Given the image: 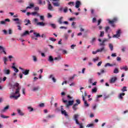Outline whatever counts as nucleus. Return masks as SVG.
<instances>
[{
    "label": "nucleus",
    "instance_id": "1",
    "mask_svg": "<svg viewBox=\"0 0 128 128\" xmlns=\"http://www.w3.org/2000/svg\"><path fill=\"white\" fill-rule=\"evenodd\" d=\"M20 84L18 83H16L14 84V86H16L17 88L14 93H11L10 94V98L11 100L14 98V100H18V98L20 96V87L19 86Z\"/></svg>",
    "mask_w": 128,
    "mask_h": 128
},
{
    "label": "nucleus",
    "instance_id": "2",
    "mask_svg": "<svg viewBox=\"0 0 128 128\" xmlns=\"http://www.w3.org/2000/svg\"><path fill=\"white\" fill-rule=\"evenodd\" d=\"M108 24H112V26H113L114 28V22H118V18L116 17H114L112 20H110V19L108 20Z\"/></svg>",
    "mask_w": 128,
    "mask_h": 128
},
{
    "label": "nucleus",
    "instance_id": "3",
    "mask_svg": "<svg viewBox=\"0 0 128 128\" xmlns=\"http://www.w3.org/2000/svg\"><path fill=\"white\" fill-rule=\"evenodd\" d=\"M106 52V50L104 49V46H103L102 48L100 49H98L96 51H93L92 54H96L97 52Z\"/></svg>",
    "mask_w": 128,
    "mask_h": 128
},
{
    "label": "nucleus",
    "instance_id": "4",
    "mask_svg": "<svg viewBox=\"0 0 128 128\" xmlns=\"http://www.w3.org/2000/svg\"><path fill=\"white\" fill-rule=\"evenodd\" d=\"M80 116V115L78 114H75L74 116V119L75 120L76 124H80V122H78V117Z\"/></svg>",
    "mask_w": 128,
    "mask_h": 128
},
{
    "label": "nucleus",
    "instance_id": "5",
    "mask_svg": "<svg viewBox=\"0 0 128 128\" xmlns=\"http://www.w3.org/2000/svg\"><path fill=\"white\" fill-rule=\"evenodd\" d=\"M82 98L83 102H84V106L86 108H88V106H90V104H88V101L86 100V99L84 98V95L82 96Z\"/></svg>",
    "mask_w": 128,
    "mask_h": 128
},
{
    "label": "nucleus",
    "instance_id": "6",
    "mask_svg": "<svg viewBox=\"0 0 128 128\" xmlns=\"http://www.w3.org/2000/svg\"><path fill=\"white\" fill-rule=\"evenodd\" d=\"M48 2V8L49 10L52 11L54 10V7H52V4H50V2L49 0Z\"/></svg>",
    "mask_w": 128,
    "mask_h": 128
},
{
    "label": "nucleus",
    "instance_id": "7",
    "mask_svg": "<svg viewBox=\"0 0 128 128\" xmlns=\"http://www.w3.org/2000/svg\"><path fill=\"white\" fill-rule=\"evenodd\" d=\"M14 22H16V24H18L20 26L22 24V20H20V19L18 18H16L13 19Z\"/></svg>",
    "mask_w": 128,
    "mask_h": 128
},
{
    "label": "nucleus",
    "instance_id": "8",
    "mask_svg": "<svg viewBox=\"0 0 128 128\" xmlns=\"http://www.w3.org/2000/svg\"><path fill=\"white\" fill-rule=\"evenodd\" d=\"M120 30H118L116 32V34L113 36V38H120Z\"/></svg>",
    "mask_w": 128,
    "mask_h": 128
},
{
    "label": "nucleus",
    "instance_id": "9",
    "mask_svg": "<svg viewBox=\"0 0 128 128\" xmlns=\"http://www.w3.org/2000/svg\"><path fill=\"white\" fill-rule=\"evenodd\" d=\"M116 80H118V78L116 76L112 78L110 80V84H114L116 82Z\"/></svg>",
    "mask_w": 128,
    "mask_h": 128
},
{
    "label": "nucleus",
    "instance_id": "10",
    "mask_svg": "<svg viewBox=\"0 0 128 128\" xmlns=\"http://www.w3.org/2000/svg\"><path fill=\"white\" fill-rule=\"evenodd\" d=\"M74 100H69L68 102V104H66V108H68V106H72V104H74Z\"/></svg>",
    "mask_w": 128,
    "mask_h": 128
},
{
    "label": "nucleus",
    "instance_id": "11",
    "mask_svg": "<svg viewBox=\"0 0 128 128\" xmlns=\"http://www.w3.org/2000/svg\"><path fill=\"white\" fill-rule=\"evenodd\" d=\"M3 72L5 74H10V70L6 69V68H5Z\"/></svg>",
    "mask_w": 128,
    "mask_h": 128
},
{
    "label": "nucleus",
    "instance_id": "12",
    "mask_svg": "<svg viewBox=\"0 0 128 128\" xmlns=\"http://www.w3.org/2000/svg\"><path fill=\"white\" fill-rule=\"evenodd\" d=\"M81 4H82V3L80 2L79 0H77L76 2L75 7L76 8H80V6Z\"/></svg>",
    "mask_w": 128,
    "mask_h": 128
},
{
    "label": "nucleus",
    "instance_id": "13",
    "mask_svg": "<svg viewBox=\"0 0 128 128\" xmlns=\"http://www.w3.org/2000/svg\"><path fill=\"white\" fill-rule=\"evenodd\" d=\"M32 8H34V3H30L29 6L26 8V10H28V8L31 9Z\"/></svg>",
    "mask_w": 128,
    "mask_h": 128
},
{
    "label": "nucleus",
    "instance_id": "14",
    "mask_svg": "<svg viewBox=\"0 0 128 128\" xmlns=\"http://www.w3.org/2000/svg\"><path fill=\"white\" fill-rule=\"evenodd\" d=\"M120 69L122 70H125V72H128V66H123L122 67H120Z\"/></svg>",
    "mask_w": 128,
    "mask_h": 128
},
{
    "label": "nucleus",
    "instance_id": "15",
    "mask_svg": "<svg viewBox=\"0 0 128 128\" xmlns=\"http://www.w3.org/2000/svg\"><path fill=\"white\" fill-rule=\"evenodd\" d=\"M24 22H25V26H28V24H30V20L28 19L25 20Z\"/></svg>",
    "mask_w": 128,
    "mask_h": 128
},
{
    "label": "nucleus",
    "instance_id": "16",
    "mask_svg": "<svg viewBox=\"0 0 128 128\" xmlns=\"http://www.w3.org/2000/svg\"><path fill=\"white\" fill-rule=\"evenodd\" d=\"M126 96V94L125 93H120L118 98H120V100H122L124 98V97H122V96Z\"/></svg>",
    "mask_w": 128,
    "mask_h": 128
},
{
    "label": "nucleus",
    "instance_id": "17",
    "mask_svg": "<svg viewBox=\"0 0 128 128\" xmlns=\"http://www.w3.org/2000/svg\"><path fill=\"white\" fill-rule=\"evenodd\" d=\"M104 72H106V70H104V68H103L100 70V72H98L97 74L98 76H100L102 74H104Z\"/></svg>",
    "mask_w": 128,
    "mask_h": 128
},
{
    "label": "nucleus",
    "instance_id": "18",
    "mask_svg": "<svg viewBox=\"0 0 128 128\" xmlns=\"http://www.w3.org/2000/svg\"><path fill=\"white\" fill-rule=\"evenodd\" d=\"M36 24L37 26H46V24L44 22H38Z\"/></svg>",
    "mask_w": 128,
    "mask_h": 128
},
{
    "label": "nucleus",
    "instance_id": "19",
    "mask_svg": "<svg viewBox=\"0 0 128 128\" xmlns=\"http://www.w3.org/2000/svg\"><path fill=\"white\" fill-rule=\"evenodd\" d=\"M32 16H40V14L36 12H31Z\"/></svg>",
    "mask_w": 128,
    "mask_h": 128
},
{
    "label": "nucleus",
    "instance_id": "20",
    "mask_svg": "<svg viewBox=\"0 0 128 128\" xmlns=\"http://www.w3.org/2000/svg\"><path fill=\"white\" fill-rule=\"evenodd\" d=\"M78 104H74L72 107V108H73L74 110H78Z\"/></svg>",
    "mask_w": 128,
    "mask_h": 128
},
{
    "label": "nucleus",
    "instance_id": "21",
    "mask_svg": "<svg viewBox=\"0 0 128 128\" xmlns=\"http://www.w3.org/2000/svg\"><path fill=\"white\" fill-rule=\"evenodd\" d=\"M22 74H24L25 76H28V74H30V70H24V72H22Z\"/></svg>",
    "mask_w": 128,
    "mask_h": 128
},
{
    "label": "nucleus",
    "instance_id": "22",
    "mask_svg": "<svg viewBox=\"0 0 128 128\" xmlns=\"http://www.w3.org/2000/svg\"><path fill=\"white\" fill-rule=\"evenodd\" d=\"M9 108H10V106H6L5 108H4L3 110H1V112H6V110H8Z\"/></svg>",
    "mask_w": 128,
    "mask_h": 128
},
{
    "label": "nucleus",
    "instance_id": "23",
    "mask_svg": "<svg viewBox=\"0 0 128 128\" xmlns=\"http://www.w3.org/2000/svg\"><path fill=\"white\" fill-rule=\"evenodd\" d=\"M6 48H4L2 46H0V50H2L3 52H4V54H6V52L5 50Z\"/></svg>",
    "mask_w": 128,
    "mask_h": 128
},
{
    "label": "nucleus",
    "instance_id": "24",
    "mask_svg": "<svg viewBox=\"0 0 128 128\" xmlns=\"http://www.w3.org/2000/svg\"><path fill=\"white\" fill-rule=\"evenodd\" d=\"M61 114H64L65 116H68V112H66V110L62 111Z\"/></svg>",
    "mask_w": 128,
    "mask_h": 128
},
{
    "label": "nucleus",
    "instance_id": "25",
    "mask_svg": "<svg viewBox=\"0 0 128 128\" xmlns=\"http://www.w3.org/2000/svg\"><path fill=\"white\" fill-rule=\"evenodd\" d=\"M116 64H110V63H106L105 65H104V67L106 68L107 66H115Z\"/></svg>",
    "mask_w": 128,
    "mask_h": 128
},
{
    "label": "nucleus",
    "instance_id": "26",
    "mask_svg": "<svg viewBox=\"0 0 128 128\" xmlns=\"http://www.w3.org/2000/svg\"><path fill=\"white\" fill-rule=\"evenodd\" d=\"M34 34L36 36V38H40V33H36V32H34Z\"/></svg>",
    "mask_w": 128,
    "mask_h": 128
},
{
    "label": "nucleus",
    "instance_id": "27",
    "mask_svg": "<svg viewBox=\"0 0 128 128\" xmlns=\"http://www.w3.org/2000/svg\"><path fill=\"white\" fill-rule=\"evenodd\" d=\"M62 18H64L62 16L58 20V22L60 24H62Z\"/></svg>",
    "mask_w": 128,
    "mask_h": 128
},
{
    "label": "nucleus",
    "instance_id": "28",
    "mask_svg": "<svg viewBox=\"0 0 128 128\" xmlns=\"http://www.w3.org/2000/svg\"><path fill=\"white\" fill-rule=\"evenodd\" d=\"M26 34H30V32L28 30L26 31L23 34H22L21 36H26Z\"/></svg>",
    "mask_w": 128,
    "mask_h": 128
},
{
    "label": "nucleus",
    "instance_id": "29",
    "mask_svg": "<svg viewBox=\"0 0 128 128\" xmlns=\"http://www.w3.org/2000/svg\"><path fill=\"white\" fill-rule=\"evenodd\" d=\"M48 60V62H54V58H52V56H49Z\"/></svg>",
    "mask_w": 128,
    "mask_h": 128
},
{
    "label": "nucleus",
    "instance_id": "30",
    "mask_svg": "<svg viewBox=\"0 0 128 128\" xmlns=\"http://www.w3.org/2000/svg\"><path fill=\"white\" fill-rule=\"evenodd\" d=\"M52 4L54 6H60V2H53Z\"/></svg>",
    "mask_w": 128,
    "mask_h": 128
},
{
    "label": "nucleus",
    "instance_id": "31",
    "mask_svg": "<svg viewBox=\"0 0 128 128\" xmlns=\"http://www.w3.org/2000/svg\"><path fill=\"white\" fill-rule=\"evenodd\" d=\"M38 90H40V86H36V87H34L32 89V91L33 92H36Z\"/></svg>",
    "mask_w": 128,
    "mask_h": 128
},
{
    "label": "nucleus",
    "instance_id": "32",
    "mask_svg": "<svg viewBox=\"0 0 128 128\" xmlns=\"http://www.w3.org/2000/svg\"><path fill=\"white\" fill-rule=\"evenodd\" d=\"M0 118H10V116H6L3 114H1Z\"/></svg>",
    "mask_w": 128,
    "mask_h": 128
},
{
    "label": "nucleus",
    "instance_id": "33",
    "mask_svg": "<svg viewBox=\"0 0 128 128\" xmlns=\"http://www.w3.org/2000/svg\"><path fill=\"white\" fill-rule=\"evenodd\" d=\"M32 58L34 62H38V58H36V56H32Z\"/></svg>",
    "mask_w": 128,
    "mask_h": 128
},
{
    "label": "nucleus",
    "instance_id": "34",
    "mask_svg": "<svg viewBox=\"0 0 128 128\" xmlns=\"http://www.w3.org/2000/svg\"><path fill=\"white\" fill-rule=\"evenodd\" d=\"M12 68L14 70V72H18V69L16 66H12Z\"/></svg>",
    "mask_w": 128,
    "mask_h": 128
},
{
    "label": "nucleus",
    "instance_id": "35",
    "mask_svg": "<svg viewBox=\"0 0 128 128\" xmlns=\"http://www.w3.org/2000/svg\"><path fill=\"white\" fill-rule=\"evenodd\" d=\"M68 6H72L74 5V2H70L68 3Z\"/></svg>",
    "mask_w": 128,
    "mask_h": 128
},
{
    "label": "nucleus",
    "instance_id": "36",
    "mask_svg": "<svg viewBox=\"0 0 128 128\" xmlns=\"http://www.w3.org/2000/svg\"><path fill=\"white\" fill-rule=\"evenodd\" d=\"M122 91L123 92H128V90H126V86H124L122 89Z\"/></svg>",
    "mask_w": 128,
    "mask_h": 128
},
{
    "label": "nucleus",
    "instance_id": "37",
    "mask_svg": "<svg viewBox=\"0 0 128 128\" xmlns=\"http://www.w3.org/2000/svg\"><path fill=\"white\" fill-rule=\"evenodd\" d=\"M54 60H62V57L59 56L58 57H56Z\"/></svg>",
    "mask_w": 128,
    "mask_h": 128
},
{
    "label": "nucleus",
    "instance_id": "38",
    "mask_svg": "<svg viewBox=\"0 0 128 128\" xmlns=\"http://www.w3.org/2000/svg\"><path fill=\"white\" fill-rule=\"evenodd\" d=\"M18 112L20 116H24V113L22 112V110H18Z\"/></svg>",
    "mask_w": 128,
    "mask_h": 128
},
{
    "label": "nucleus",
    "instance_id": "39",
    "mask_svg": "<svg viewBox=\"0 0 128 128\" xmlns=\"http://www.w3.org/2000/svg\"><path fill=\"white\" fill-rule=\"evenodd\" d=\"M71 26H72L73 28H76V22H72Z\"/></svg>",
    "mask_w": 128,
    "mask_h": 128
},
{
    "label": "nucleus",
    "instance_id": "40",
    "mask_svg": "<svg viewBox=\"0 0 128 128\" xmlns=\"http://www.w3.org/2000/svg\"><path fill=\"white\" fill-rule=\"evenodd\" d=\"M104 36V31H101L100 36V38H102V36Z\"/></svg>",
    "mask_w": 128,
    "mask_h": 128
},
{
    "label": "nucleus",
    "instance_id": "41",
    "mask_svg": "<svg viewBox=\"0 0 128 128\" xmlns=\"http://www.w3.org/2000/svg\"><path fill=\"white\" fill-rule=\"evenodd\" d=\"M114 74H118V68H116L114 70Z\"/></svg>",
    "mask_w": 128,
    "mask_h": 128
},
{
    "label": "nucleus",
    "instance_id": "42",
    "mask_svg": "<svg viewBox=\"0 0 128 128\" xmlns=\"http://www.w3.org/2000/svg\"><path fill=\"white\" fill-rule=\"evenodd\" d=\"M109 48L110 50L112 51L114 50V46L112 44H109Z\"/></svg>",
    "mask_w": 128,
    "mask_h": 128
},
{
    "label": "nucleus",
    "instance_id": "43",
    "mask_svg": "<svg viewBox=\"0 0 128 128\" xmlns=\"http://www.w3.org/2000/svg\"><path fill=\"white\" fill-rule=\"evenodd\" d=\"M28 110L29 112H32V110H34V108H32L31 106L28 107Z\"/></svg>",
    "mask_w": 128,
    "mask_h": 128
},
{
    "label": "nucleus",
    "instance_id": "44",
    "mask_svg": "<svg viewBox=\"0 0 128 128\" xmlns=\"http://www.w3.org/2000/svg\"><path fill=\"white\" fill-rule=\"evenodd\" d=\"M4 64H6V62H8V58H6V57H4Z\"/></svg>",
    "mask_w": 128,
    "mask_h": 128
},
{
    "label": "nucleus",
    "instance_id": "45",
    "mask_svg": "<svg viewBox=\"0 0 128 128\" xmlns=\"http://www.w3.org/2000/svg\"><path fill=\"white\" fill-rule=\"evenodd\" d=\"M50 26H51L52 28H56V26L54 24H50Z\"/></svg>",
    "mask_w": 128,
    "mask_h": 128
},
{
    "label": "nucleus",
    "instance_id": "46",
    "mask_svg": "<svg viewBox=\"0 0 128 128\" xmlns=\"http://www.w3.org/2000/svg\"><path fill=\"white\" fill-rule=\"evenodd\" d=\"M49 40H51L52 42H56V39L54 38H50Z\"/></svg>",
    "mask_w": 128,
    "mask_h": 128
},
{
    "label": "nucleus",
    "instance_id": "47",
    "mask_svg": "<svg viewBox=\"0 0 128 128\" xmlns=\"http://www.w3.org/2000/svg\"><path fill=\"white\" fill-rule=\"evenodd\" d=\"M98 57H96L93 58V62H98Z\"/></svg>",
    "mask_w": 128,
    "mask_h": 128
},
{
    "label": "nucleus",
    "instance_id": "48",
    "mask_svg": "<svg viewBox=\"0 0 128 128\" xmlns=\"http://www.w3.org/2000/svg\"><path fill=\"white\" fill-rule=\"evenodd\" d=\"M92 126H94V124H88L86 126V128H91Z\"/></svg>",
    "mask_w": 128,
    "mask_h": 128
},
{
    "label": "nucleus",
    "instance_id": "49",
    "mask_svg": "<svg viewBox=\"0 0 128 128\" xmlns=\"http://www.w3.org/2000/svg\"><path fill=\"white\" fill-rule=\"evenodd\" d=\"M110 26H108L105 28V30L106 32H108V30H110Z\"/></svg>",
    "mask_w": 128,
    "mask_h": 128
},
{
    "label": "nucleus",
    "instance_id": "50",
    "mask_svg": "<svg viewBox=\"0 0 128 128\" xmlns=\"http://www.w3.org/2000/svg\"><path fill=\"white\" fill-rule=\"evenodd\" d=\"M64 37L66 40H68V34H64Z\"/></svg>",
    "mask_w": 128,
    "mask_h": 128
},
{
    "label": "nucleus",
    "instance_id": "51",
    "mask_svg": "<svg viewBox=\"0 0 128 128\" xmlns=\"http://www.w3.org/2000/svg\"><path fill=\"white\" fill-rule=\"evenodd\" d=\"M64 12L65 14L68 12V7H66L64 9Z\"/></svg>",
    "mask_w": 128,
    "mask_h": 128
},
{
    "label": "nucleus",
    "instance_id": "52",
    "mask_svg": "<svg viewBox=\"0 0 128 128\" xmlns=\"http://www.w3.org/2000/svg\"><path fill=\"white\" fill-rule=\"evenodd\" d=\"M48 18H52V14H50V13H48Z\"/></svg>",
    "mask_w": 128,
    "mask_h": 128
},
{
    "label": "nucleus",
    "instance_id": "53",
    "mask_svg": "<svg viewBox=\"0 0 128 128\" xmlns=\"http://www.w3.org/2000/svg\"><path fill=\"white\" fill-rule=\"evenodd\" d=\"M97 89L96 88L92 89V92H96Z\"/></svg>",
    "mask_w": 128,
    "mask_h": 128
},
{
    "label": "nucleus",
    "instance_id": "54",
    "mask_svg": "<svg viewBox=\"0 0 128 128\" xmlns=\"http://www.w3.org/2000/svg\"><path fill=\"white\" fill-rule=\"evenodd\" d=\"M74 46H76V44H72L71 46H70V48L72 50H74Z\"/></svg>",
    "mask_w": 128,
    "mask_h": 128
},
{
    "label": "nucleus",
    "instance_id": "55",
    "mask_svg": "<svg viewBox=\"0 0 128 128\" xmlns=\"http://www.w3.org/2000/svg\"><path fill=\"white\" fill-rule=\"evenodd\" d=\"M39 106H40V108H44V103L40 104H39Z\"/></svg>",
    "mask_w": 128,
    "mask_h": 128
},
{
    "label": "nucleus",
    "instance_id": "56",
    "mask_svg": "<svg viewBox=\"0 0 128 128\" xmlns=\"http://www.w3.org/2000/svg\"><path fill=\"white\" fill-rule=\"evenodd\" d=\"M72 80H74V76L69 78V82L72 81Z\"/></svg>",
    "mask_w": 128,
    "mask_h": 128
},
{
    "label": "nucleus",
    "instance_id": "57",
    "mask_svg": "<svg viewBox=\"0 0 128 128\" xmlns=\"http://www.w3.org/2000/svg\"><path fill=\"white\" fill-rule=\"evenodd\" d=\"M40 20H44V16H40Z\"/></svg>",
    "mask_w": 128,
    "mask_h": 128
},
{
    "label": "nucleus",
    "instance_id": "58",
    "mask_svg": "<svg viewBox=\"0 0 128 128\" xmlns=\"http://www.w3.org/2000/svg\"><path fill=\"white\" fill-rule=\"evenodd\" d=\"M76 102H77V104L78 105L80 104V100L79 99L76 100Z\"/></svg>",
    "mask_w": 128,
    "mask_h": 128
},
{
    "label": "nucleus",
    "instance_id": "59",
    "mask_svg": "<svg viewBox=\"0 0 128 128\" xmlns=\"http://www.w3.org/2000/svg\"><path fill=\"white\" fill-rule=\"evenodd\" d=\"M100 46H106V44H104V42H102V43H100Z\"/></svg>",
    "mask_w": 128,
    "mask_h": 128
},
{
    "label": "nucleus",
    "instance_id": "60",
    "mask_svg": "<svg viewBox=\"0 0 128 128\" xmlns=\"http://www.w3.org/2000/svg\"><path fill=\"white\" fill-rule=\"evenodd\" d=\"M100 22H102V19H100L98 20V26H100Z\"/></svg>",
    "mask_w": 128,
    "mask_h": 128
},
{
    "label": "nucleus",
    "instance_id": "61",
    "mask_svg": "<svg viewBox=\"0 0 128 128\" xmlns=\"http://www.w3.org/2000/svg\"><path fill=\"white\" fill-rule=\"evenodd\" d=\"M12 34V30L10 29L8 30V34Z\"/></svg>",
    "mask_w": 128,
    "mask_h": 128
},
{
    "label": "nucleus",
    "instance_id": "62",
    "mask_svg": "<svg viewBox=\"0 0 128 128\" xmlns=\"http://www.w3.org/2000/svg\"><path fill=\"white\" fill-rule=\"evenodd\" d=\"M2 32H3L4 33V34H8V31H6V30H2Z\"/></svg>",
    "mask_w": 128,
    "mask_h": 128
},
{
    "label": "nucleus",
    "instance_id": "63",
    "mask_svg": "<svg viewBox=\"0 0 128 128\" xmlns=\"http://www.w3.org/2000/svg\"><path fill=\"white\" fill-rule=\"evenodd\" d=\"M34 10H40V8H38V6L35 7L34 8Z\"/></svg>",
    "mask_w": 128,
    "mask_h": 128
},
{
    "label": "nucleus",
    "instance_id": "64",
    "mask_svg": "<svg viewBox=\"0 0 128 128\" xmlns=\"http://www.w3.org/2000/svg\"><path fill=\"white\" fill-rule=\"evenodd\" d=\"M96 40V38H92L91 41V43L92 44Z\"/></svg>",
    "mask_w": 128,
    "mask_h": 128
}]
</instances>
